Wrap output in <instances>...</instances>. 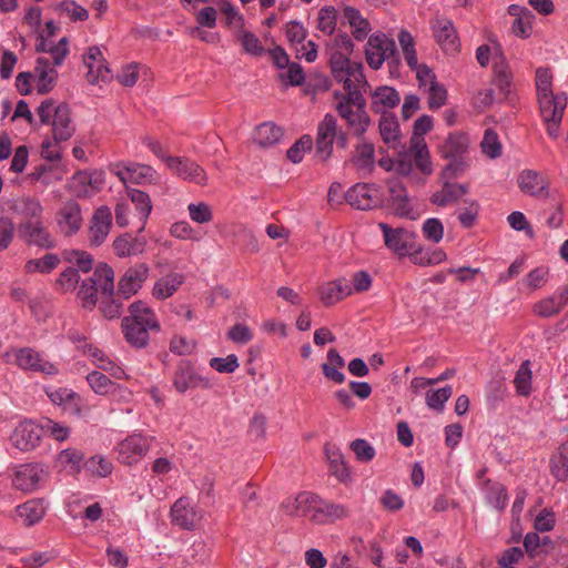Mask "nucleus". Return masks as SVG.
<instances>
[{
  "label": "nucleus",
  "instance_id": "1",
  "mask_svg": "<svg viewBox=\"0 0 568 568\" xmlns=\"http://www.w3.org/2000/svg\"><path fill=\"white\" fill-rule=\"evenodd\" d=\"M552 74L546 68L536 70V91L540 116L551 139L560 134V123L567 106V97L562 92L554 93Z\"/></svg>",
  "mask_w": 568,
  "mask_h": 568
},
{
  "label": "nucleus",
  "instance_id": "2",
  "mask_svg": "<svg viewBox=\"0 0 568 568\" xmlns=\"http://www.w3.org/2000/svg\"><path fill=\"white\" fill-rule=\"evenodd\" d=\"M366 87L345 89L346 93H334V106L338 115L346 122L349 131L357 138H362L371 124L366 112V100L362 91Z\"/></svg>",
  "mask_w": 568,
  "mask_h": 568
},
{
  "label": "nucleus",
  "instance_id": "3",
  "mask_svg": "<svg viewBox=\"0 0 568 568\" xmlns=\"http://www.w3.org/2000/svg\"><path fill=\"white\" fill-rule=\"evenodd\" d=\"M130 315L122 320V329L128 343L134 347H144L150 339V332H159L160 324L155 313L143 302L130 305Z\"/></svg>",
  "mask_w": 568,
  "mask_h": 568
},
{
  "label": "nucleus",
  "instance_id": "4",
  "mask_svg": "<svg viewBox=\"0 0 568 568\" xmlns=\"http://www.w3.org/2000/svg\"><path fill=\"white\" fill-rule=\"evenodd\" d=\"M113 280V270L106 264H99L94 268L93 274L83 280L80 285L78 295L82 301L83 307L92 310L99 300V294L100 297L105 296L109 298L114 291Z\"/></svg>",
  "mask_w": 568,
  "mask_h": 568
},
{
  "label": "nucleus",
  "instance_id": "5",
  "mask_svg": "<svg viewBox=\"0 0 568 568\" xmlns=\"http://www.w3.org/2000/svg\"><path fill=\"white\" fill-rule=\"evenodd\" d=\"M37 114L42 124H51L55 142L67 141L73 135L75 128L67 104L55 105L52 100H45L38 106Z\"/></svg>",
  "mask_w": 568,
  "mask_h": 568
},
{
  "label": "nucleus",
  "instance_id": "6",
  "mask_svg": "<svg viewBox=\"0 0 568 568\" xmlns=\"http://www.w3.org/2000/svg\"><path fill=\"white\" fill-rule=\"evenodd\" d=\"M348 54L332 51L329 58L331 72L335 81L343 83L344 90L355 87H367L368 83L361 63L351 62Z\"/></svg>",
  "mask_w": 568,
  "mask_h": 568
},
{
  "label": "nucleus",
  "instance_id": "7",
  "mask_svg": "<svg viewBox=\"0 0 568 568\" xmlns=\"http://www.w3.org/2000/svg\"><path fill=\"white\" fill-rule=\"evenodd\" d=\"M365 53L368 65L374 70H378L385 61L390 68L398 67L400 62L395 41L385 34L369 37Z\"/></svg>",
  "mask_w": 568,
  "mask_h": 568
},
{
  "label": "nucleus",
  "instance_id": "8",
  "mask_svg": "<svg viewBox=\"0 0 568 568\" xmlns=\"http://www.w3.org/2000/svg\"><path fill=\"white\" fill-rule=\"evenodd\" d=\"M433 126V119L429 115L418 118L413 128V135L409 141L408 154L414 158L416 166L424 173H432V163L429 161V152L424 139Z\"/></svg>",
  "mask_w": 568,
  "mask_h": 568
},
{
  "label": "nucleus",
  "instance_id": "9",
  "mask_svg": "<svg viewBox=\"0 0 568 568\" xmlns=\"http://www.w3.org/2000/svg\"><path fill=\"white\" fill-rule=\"evenodd\" d=\"M111 172L120 179L123 184H156L158 172L150 165L136 162H119L112 164Z\"/></svg>",
  "mask_w": 568,
  "mask_h": 568
},
{
  "label": "nucleus",
  "instance_id": "10",
  "mask_svg": "<svg viewBox=\"0 0 568 568\" xmlns=\"http://www.w3.org/2000/svg\"><path fill=\"white\" fill-rule=\"evenodd\" d=\"M41 437V425L32 420H23L12 432L10 443L21 452H29L40 444Z\"/></svg>",
  "mask_w": 568,
  "mask_h": 568
},
{
  "label": "nucleus",
  "instance_id": "11",
  "mask_svg": "<svg viewBox=\"0 0 568 568\" xmlns=\"http://www.w3.org/2000/svg\"><path fill=\"white\" fill-rule=\"evenodd\" d=\"M112 220L110 207L102 205L94 211L88 229L90 246H100L105 242L112 227Z\"/></svg>",
  "mask_w": 568,
  "mask_h": 568
},
{
  "label": "nucleus",
  "instance_id": "12",
  "mask_svg": "<svg viewBox=\"0 0 568 568\" xmlns=\"http://www.w3.org/2000/svg\"><path fill=\"white\" fill-rule=\"evenodd\" d=\"M48 476L47 470L39 464H26L17 468L12 483L19 490L31 493L40 487Z\"/></svg>",
  "mask_w": 568,
  "mask_h": 568
},
{
  "label": "nucleus",
  "instance_id": "13",
  "mask_svg": "<svg viewBox=\"0 0 568 568\" xmlns=\"http://www.w3.org/2000/svg\"><path fill=\"white\" fill-rule=\"evenodd\" d=\"M105 182V174L101 170L79 171L71 181V190L79 197H87L99 192Z\"/></svg>",
  "mask_w": 568,
  "mask_h": 568
},
{
  "label": "nucleus",
  "instance_id": "14",
  "mask_svg": "<svg viewBox=\"0 0 568 568\" xmlns=\"http://www.w3.org/2000/svg\"><path fill=\"white\" fill-rule=\"evenodd\" d=\"M166 165L176 176L200 185L206 183V173L196 162L180 156H169Z\"/></svg>",
  "mask_w": 568,
  "mask_h": 568
},
{
  "label": "nucleus",
  "instance_id": "15",
  "mask_svg": "<svg viewBox=\"0 0 568 568\" xmlns=\"http://www.w3.org/2000/svg\"><path fill=\"white\" fill-rule=\"evenodd\" d=\"M83 217L78 202L70 200L63 203L57 213V224L67 236L77 234L82 227Z\"/></svg>",
  "mask_w": 568,
  "mask_h": 568
},
{
  "label": "nucleus",
  "instance_id": "16",
  "mask_svg": "<svg viewBox=\"0 0 568 568\" xmlns=\"http://www.w3.org/2000/svg\"><path fill=\"white\" fill-rule=\"evenodd\" d=\"M148 276L149 266L145 263L129 267L119 281L118 294L124 298H130L139 292Z\"/></svg>",
  "mask_w": 568,
  "mask_h": 568
},
{
  "label": "nucleus",
  "instance_id": "17",
  "mask_svg": "<svg viewBox=\"0 0 568 568\" xmlns=\"http://www.w3.org/2000/svg\"><path fill=\"white\" fill-rule=\"evenodd\" d=\"M432 29L437 43L445 52L455 53L458 51V36L452 20L437 17L432 22Z\"/></svg>",
  "mask_w": 568,
  "mask_h": 568
},
{
  "label": "nucleus",
  "instance_id": "18",
  "mask_svg": "<svg viewBox=\"0 0 568 568\" xmlns=\"http://www.w3.org/2000/svg\"><path fill=\"white\" fill-rule=\"evenodd\" d=\"M45 393L50 400L62 409L78 417L83 416V400L79 394L70 388H47Z\"/></svg>",
  "mask_w": 568,
  "mask_h": 568
},
{
  "label": "nucleus",
  "instance_id": "19",
  "mask_svg": "<svg viewBox=\"0 0 568 568\" xmlns=\"http://www.w3.org/2000/svg\"><path fill=\"white\" fill-rule=\"evenodd\" d=\"M385 245L394 253L403 256L414 250L412 234L404 229H392L386 223H379Z\"/></svg>",
  "mask_w": 568,
  "mask_h": 568
},
{
  "label": "nucleus",
  "instance_id": "20",
  "mask_svg": "<svg viewBox=\"0 0 568 568\" xmlns=\"http://www.w3.org/2000/svg\"><path fill=\"white\" fill-rule=\"evenodd\" d=\"M148 450V440L140 435H132L118 446V459L125 465L136 464Z\"/></svg>",
  "mask_w": 568,
  "mask_h": 568
},
{
  "label": "nucleus",
  "instance_id": "21",
  "mask_svg": "<svg viewBox=\"0 0 568 568\" xmlns=\"http://www.w3.org/2000/svg\"><path fill=\"white\" fill-rule=\"evenodd\" d=\"M359 139V142L354 148L349 163L356 169L361 176H366L371 174L375 168V148L372 142L362 138Z\"/></svg>",
  "mask_w": 568,
  "mask_h": 568
},
{
  "label": "nucleus",
  "instance_id": "22",
  "mask_svg": "<svg viewBox=\"0 0 568 568\" xmlns=\"http://www.w3.org/2000/svg\"><path fill=\"white\" fill-rule=\"evenodd\" d=\"M336 131V119L331 114H326L318 124L316 139V152L323 160L329 158L332 153Z\"/></svg>",
  "mask_w": 568,
  "mask_h": 568
},
{
  "label": "nucleus",
  "instance_id": "23",
  "mask_svg": "<svg viewBox=\"0 0 568 568\" xmlns=\"http://www.w3.org/2000/svg\"><path fill=\"white\" fill-rule=\"evenodd\" d=\"M172 523L183 529H193L202 516L191 504L189 498L178 499L171 508Z\"/></svg>",
  "mask_w": 568,
  "mask_h": 568
},
{
  "label": "nucleus",
  "instance_id": "24",
  "mask_svg": "<svg viewBox=\"0 0 568 568\" xmlns=\"http://www.w3.org/2000/svg\"><path fill=\"white\" fill-rule=\"evenodd\" d=\"M16 362L19 367L40 372L47 375H54L58 368L54 364L44 359L38 352L32 348H21L16 354Z\"/></svg>",
  "mask_w": 568,
  "mask_h": 568
},
{
  "label": "nucleus",
  "instance_id": "25",
  "mask_svg": "<svg viewBox=\"0 0 568 568\" xmlns=\"http://www.w3.org/2000/svg\"><path fill=\"white\" fill-rule=\"evenodd\" d=\"M173 385L179 393L183 394L189 388H206L209 387V382L197 375L190 363L181 362L174 372Z\"/></svg>",
  "mask_w": 568,
  "mask_h": 568
},
{
  "label": "nucleus",
  "instance_id": "26",
  "mask_svg": "<svg viewBox=\"0 0 568 568\" xmlns=\"http://www.w3.org/2000/svg\"><path fill=\"white\" fill-rule=\"evenodd\" d=\"M346 201L358 210H371L379 204L377 190L373 185L356 184L346 193Z\"/></svg>",
  "mask_w": 568,
  "mask_h": 568
},
{
  "label": "nucleus",
  "instance_id": "27",
  "mask_svg": "<svg viewBox=\"0 0 568 568\" xmlns=\"http://www.w3.org/2000/svg\"><path fill=\"white\" fill-rule=\"evenodd\" d=\"M20 232L26 241L40 247L51 248L54 241L40 220H28L20 225Z\"/></svg>",
  "mask_w": 568,
  "mask_h": 568
},
{
  "label": "nucleus",
  "instance_id": "28",
  "mask_svg": "<svg viewBox=\"0 0 568 568\" xmlns=\"http://www.w3.org/2000/svg\"><path fill=\"white\" fill-rule=\"evenodd\" d=\"M318 496L310 493L302 491L296 497H288L282 503L283 510L291 516H306L315 510Z\"/></svg>",
  "mask_w": 568,
  "mask_h": 568
},
{
  "label": "nucleus",
  "instance_id": "29",
  "mask_svg": "<svg viewBox=\"0 0 568 568\" xmlns=\"http://www.w3.org/2000/svg\"><path fill=\"white\" fill-rule=\"evenodd\" d=\"M400 102L399 93L392 87H378L372 93L371 108L375 113L388 114L386 111L393 109Z\"/></svg>",
  "mask_w": 568,
  "mask_h": 568
},
{
  "label": "nucleus",
  "instance_id": "30",
  "mask_svg": "<svg viewBox=\"0 0 568 568\" xmlns=\"http://www.w3.org/2000/svg\"><path fill=\"white\" fill-rule=\"evenodd\" d=\"M352 287L345 278H338L323 284L320 287V296L325 305H333L351 295Z\"/></svg>",
  "mask_w": 568,
  "mask_h": 568
},
{
  "label": "nucleus",
  "instance_id": "31",
  "mask_svg": "<svg viewBox=\"0 0 568 568\" xmlns=\"http://www.w3.org/2000/svg\"><path fill=\"white\" fill-rule=\"evenodd\" d=\"M389 204L398 216H408L410 204L407 197L406 189L402 182L390 180L388 182Z\"/></svg>",
  "mask_w": 568,
  "mask_h": 568
},
{
  "label": "nucleus",
  "instance_id": "32",
  "mask_svg": "<svg viewBox=\"0 0 568 568\" xmlns=\"http://www.w3.org/2000/svg\"><path fill=\"white\" fill-rule=\"evenodd\" d=\"M379 133L383 142L390 149L402 146L399 124L394 114H384L379 120Z\"/></svg>",
  "mask_w": 568,
  "mask_h": 568
},
{
  "label": "nucleus",
  "instance_id": "33",
  "mask_svg": "<svg viewBox=\"0 0 568 568\" xmlns=\"http://www.w3.org/2000/svg\"><path fill=\"white\" fill-rule=\"evenodd\" d=\"M145 245L146 241L144 237H133L125 233L114 240L113 251L119 257H126L141 254L144 251Z\"/></svg>",
  "mask_w": 568,
  "mask_h": 568
},
{
  "label": "nucleus",
  "instance_id": "34",
  "mask_svg": "<svg viewBox=\"0 0 568 568\" xmlns=\"http://www.w3.org/2000/svg\"><path fill=\"white\" fill-rule=\"evenodd\" d=\"M518 185L524 193L537 196L547 189L548 181L537 171L524 170L518 176Z\"/></svg>",
  "mask_w": 568,
  "mask_h": 568
},
{
  "label": "nucleus",
  "instance_id": "35",
  "mask_svg": "<svg viewBox=\"0 0 568 568\" xmlns=\"http://www.w3.org/2000/svg\"><path fill=\"white\" fill-rule=\"evenodd\" d=\"M34 71L38 77V91L40 93L49 92L57 79V71L51 64L50 59L45 57L38 58Z\"/></svg>",
  "mask_w": 568,
  "mask_h": 568
},
{
  "label": "nucleus",
  "instance_id": "36",
  "mask_svg": "<svg viewBox=\"0 0 568 568\" xmlns=\"http://www.w3.org/2000/svg\"><path fill=\"white\" fill-rule=\"evenodd\" d=\"M184 282V275L171 273L159 278L152 290V295L158 300H165L172 296Z\"/></svg>",
  "mask_w": 568,
  "mask_h": 568
},
{
  "label": "nucleus",
  "instance_id": "37",
  "mask_svg": "<svg viewBox=\"0 0 568 568\" xmlns=\"http://www.w3.org/2000/svg\"><path fill=\"white\" fill-rule=\"evenodd\" d=\"M17 516L23 525L30 527L39 523L45 514V508L41 500L31 499L16 508Z\"/></svg>",
  "mask_w": 568,
  "mask_h": 568
},
{
  "label": "nucleus",
  "instance_id": "38",
  "mask_svg": "<svg viewBox=\"0 0 568 568\" xmlns=\"http://www.w3.org/2000/svg\"><path fill=\"white\" fill-rule=\"evenodd\" d=\"M282 136V128L273 122H264L255 129L254 142L262 148H268L278 143Z\"/></svg>",
  "mask_w": 568,
  "mask_h": 568
},
{
  "label": "nucleus",
  "instance_id": "39",
  "mask_svg": "<svg viewBox=\"0 0 568 568\" xmlns=\"http://www.w3.org/2000/svg\"><path fill=\"white\" fill-rule=\"evenodd\" d=\"M467 192L466 185L446 182L442 190L433 194L432 202L439 206H446L457 202Z\"/></svg>",
  "mask_w": 568,
  "mask_h": 568
},
{
  "label": "nucleus",
  "instance_id": "40",
  "mask_svg": "<svg viewBox=\"0 0 568 568\" xmlns=\"http://www.w3.org/2000/svg\"><path fill=\"white\" fill-rule=\"evenodd\" d=\"M126 195L131 200V202L134 204L135 211L138 212L139 217L142 222V226L139 230V232H142L144 230L146 220L152 211V202H151L150 195L148 193H145L144 191L133 189V187L126 189Z\"/></svg>",
  "mask_w": 568,
  "mask_h": 568
},
{
  "label": "nucleus",
  "instance_id": "41",
  "mask_svg": "<svg viewBox=\"0 0 568 568\" xmlns=\"http://www.w3.org/2000/svg\"><path fill=\"white\" fill-rule=\"evenodd\" d=\"M87 382L91 389L98 395H109L119 390L120 393H128L126 388H123L116 384H114L108 376L100 372H91L87 376Z\"/></svg>",
  "mask_w": 568,
  "mask_h": 568
},
{
  "label": "nucleus",
  "instance_id": "42",
  "mask_svg": "<svg viewBox=\"0 0 568 568\" xmlns=\"http://www.w3.org/2000/svg\"><path fill=\"white\" fill-rule=\"evenodd\" d=\"M468 149V138L463 133L449 134L440 148L444 158H460Z\"/></svg>",
  "mask_w": 568,
  "mask_h": 568
},
{
  "label": "nucleus",
  "instance_id": "43",
  "mask_svg": "<svg viewBox=\"0 0 568 568\" xmlns=\"http://www.w3.org/2000/svg\"><path fill=\"white\" fill-rule=\"evenodd\" d=\"M344 17L352 27V33L356 40H363L367 37L371 31L369 22L364 19L361 12L352 7L344 9Z\"/></svg>",
  "mask_w": 568,
  "mask_h": 568
},
{
  "label": "nucleus",
  "instance_id": "44",
  "mask_svg": "<svg viewBox=\"0 0 568 568\" xmlns=\"http://www.w3.org/2000/svg\"><path fill=\"white\" fill-rule=\"evenodd\" d=\"M514 385L519 396L528 397L532 393V373L529 361L520 364L515 374Z\"/></svg>",
  "mask_w": 568,
  "mask_h": 568
},
{
  "label": "nucleus",
  "instance_id": "45",
  "mask_svg": "<svg viewBox=\"0 0 568 568\" xmlns=\"http://www.w3.org/2000/svg\"><path fill=\"white\" fill-rule=\"evenodd\" d=\"M14 211L28 220H40L43 207L40 201L36 197L23 196L14 203Z\"/></svg>",
  "mask_w": 568,
  "mask_h": 568
},
{
  "label": "nucleus",
  "instance_id": "46",
  "mask_svg": "<svg viewBox=\"0 0 568 568\" xmlns=\"http://www.w3.org/2000/svg\"><path fill=\"white\" fill-rule=\"evenodd\" d=\"M551 474L558 480L568 479V442L564 443L550 458Z\"/></svg>",
  "mask_w": 568,
  "mask_h": 568
},
{
  "label": "nucleus",
  "instance_id": "47",
  "mask_svg": "<svg viewBox=\"0 0 568 568\" xmlns=\"http://www.w3.org/2000/svg\"><path fill=\"white\" fill-rule=\"evenodd\" d=\"M61 260L57 254L48 253L41 258L29 260L24 265L26 273H42L48 274L52 272Z\"/></svg>",
  "mask_w": 568,
  "mask_h": 568
},
{
  "label": "nucleus",
  "instance_id": "48",
  "mask_svg": "<svg viewBox=\"0 0 568 568\" xmlns=\"http://www.w3.org/2000/svg\"><path fill=\"white\" fill-rule=\"evenodd\" d=\"M314 511L317 514L314 516L317 520H335L347 516V510L343 505L328 503L320 497Z\"/></svg>",
  "mask_w": 568,
  "mask_h": 568
},
{
  "label": "nucleus",
  "instance_id": "49",
  "mask_svg": "<svg viewBox=\"0 0 568 568\" xmlns=\"http://www.w3.org/2000/svg\"><path fill=\"white\" fill-rule=\"evenodd\" d=\"M495 68V85L498 87L499 92L504 95L505 100H509L511 93V74L507 67L504 64L503 59L500 62H494Z\"/></svg>",
  "mask_w": 568,
  "mask_h": 568
},
{
  "label": "nucleus",
  "instance_id": "50",
  "mask_svg": "<svg viewBox=\"0 0 568 568\" xmlns=\"http://www.w3.org/2000/svg\"><path fill=\"white\" fill-rule=\"evenodd\" d=\"M62 257L65 262L77 265L78 271L88 273L92 270L93 257L90 253L79 250H67L62 253Z\"/></svg>",
  "mask_w": 568,
  "mask_h": 568
},
{
  "label": "nucleus",
  "instance_id": "51",
  "mask_svg": "<svg viewBox=\"0 0 568 568\" xmlns=\"http://www.w3.org/2000/svg\"><path fill=\"white\" fill-rule=\"evenodd\" d=\"M326 456L329 463V471L339 481H345L349 477V471L345 466L343 455L337 449L326 448Z\"/></svg>",
  "mask_w": 568,
  "mask_h": 568
},
{
  "label": "nucleus",
  "instance_id": "52",
  "mask_svg": "<svg viewBox=\"0 0 568 568\" xmlns=\"http://www.w3.org/2000/svg\"><path fill=\"white\" fill-rule=\"evenodd\" d=\"M480 146L483 153L490 159H496L501 155L503 145L499 141L498 134L493 129H487L485 131Z\"/></svg>",
  "mask_w": 568,
  "mask_h": 568
},
{
  "label": "nucleus",
  "instance_id": "53",
  "mask_svg": "<svg viewBox=\"0 0 568 568\" xmlns=\"http://www.w3.org/2000/svg\"><path fill=\"white\" fill-rule=\"evenodd\" d=\"M486 484L488 485L487 501L497 510H503L508 501L505 487L499 483L490 484L489 479Z\"/></svg>",
  "mask_w": 568,
  "mask_h": 568
},
{
  "label": "nucleus",
  "instance_id": "54",
  "mask_svg": "<svg viewBox=\"0 0 568 568\" xmlns=\"http://www.w3.org/2000/svg\"><path fill=\"white\" fill-rule=\"evenodd\" d=\"M236 39L242 44L245 52L253 55L263 54L264 48L254 33L242 29L236 33Z\"/></svg>",
  "mask_w": 568,
  "mask_h": 568
},
{
  "label": "nucleus",
  "instance_id": "55",
  "mask_svg": "<svg viewBox=\"0 0 568 568\" xmlns=\"http://www.w3.org/2000/svg\"><path fill=\"white\" fill-rule=\"evenodd\" d=\"M452 394L453 388L448 385L435 390H428L426 393V404L432 409L443 410L445 403L449 399Z\"/></svg>",
  "mask_w": 568,
  "mask_h": 568
},
{
  "label": "nucleus",
  "instance_id": "56",
  "mask_svg": "<svg viewBox=\"0 0 568 568\" xmlns=\"http://www.w3.org/2000/svg\"><path fill=\"white\" fill-rule=\"evenodd\" d=\"M562 298L557 300L555 295L539 301L534 306V312L542 317H550L562 310Z\"/></svg>",
  "mask_w": 568,
  "mask_h": 568
},
{
  "label": "nucleus",
  "instance_id": "57",
  "mask_svg": "<svg viewBox=\"0 0 568 568\" xmlns=\"http://www.w3.org/2000/svg\"><path fill=\"white\" fill-rule=\"evenodd\" d=\"M219 9L226 18V26L233 28L236 33L243 29L244 19L233 4L224 0L220 3Z\"/></svg>",
  "mask_w": 568,
  "mask_h": 568
},
{
  "label": "nucleus",
  "instance_id": "58",
  "mask_svg": "<svg viewBox=\"0 0 568 568\" xmlns=\"http://www.w3.org/2000/svg\"><path fill=\"white\" fill-rule=\"evenodd\" d=\"M318 22H317V29L331 36L336 28V11L332 7H325L322 8L318 12Z\"/></svg>",
  "mask_w": 568,
  "mask_h": 568
},
{
  "label": "nucleus",
  "instance_id": "59",
  "mask_svg": "<svg viewBox=\"0 0 568 568\" xmlns=\"http://www.w3.org/2000/svg\"><path fill=\"white\" fill-rule=\"evenodd\" d=\"M83 354L90 358V361L100 369L104 371L105 368H110L111 358L100 348L92 344L85 343L82 346Z\"/></svg>",
  "mask_w": 568,
  "mask_h": 568
},
{
  "label": "nucleus",
  "instance_id": "60",
  "mask_svg": "<svg viewBox=\"0 0 568 568\" xmlns=\"http://www.w3.org/2000/svg\"><path fill=\"white\" fill-rule=\"evenodd\" d=\"M41 428L42 434H48L51 438L60 443L67 440L70 435L69 427L59 424L50 418L43 419Z\"/></svg>",
  "mask_w": 568,
  "mask_h": 568
},
{
  "label": "nucleus",
  "instance_id": "61",
  "mask_svg": "<svg viewBox=\"0 0 568 568\" xmlns=\"http://www.w3.org/2000/svg\"><path fill=\"white\" fill-rule=\"evenodd\" d=\"M57 554L54 550L34 551L20 559L21 564L28 568H40L54 559Z\"/></svg>",
  "mask_w": 568,
  "mask_h": 568
},
{
  "label": "nucleus",
  "instance_id": "62",
  "mask_svg": "<svg viewBox=\"0 0 568 568\" xmlns=\"http://www.w3.org/2000/svg\"><path fill=\"white\" fill-rule=\"evenodd\" d=\"M61 12L71 21H85L89 17L88 10L74 0H65L60 4Z\"/></svg>",
  "mask_w": 568,
  "mask_h": 568
},
{
  "label": "nucleus",
  "instance_id": "63",
  "mask_svg": "<svg viewBox=\"0 0 568 568\" xmlns=\"http://www.w3.org/2000/svg\"><path fill=\"white\" fill-rule=\"evenodd\" d=\"M170 234L179 240L199 241L201 239L196 232L186 221H179L171 225Z\"/></svg>",
  "mask_w": 568,
  "mask_h": 568
},
{
  "label": "nucleus",
  "instance_id": "64",
  "mask_svg": "<svg viewBox=\"0 0 568 568\" xmlns=\"http://www.w3.org/2000/svg\"><path fill=\"white\" fill-rule=\"evenodd\" d=\"M312 138L310 135H304L287 150V158L293 163H300L303 160L305 152L312 149Z\"/></svg>",
  "mask_w": 568,
  "mask_h": 568
}]
</instances>
